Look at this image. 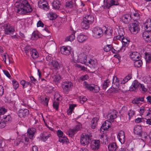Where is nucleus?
<instances>
[{
	"label": "nucleus",
	"mask_w": 151,
	"mask_h": 151,
	"mask_svg": "<svg viewBox=\"0 0 151 151\" xmlns=\"http://www.w3.org/2000/svg\"><path fill=\"white\" fill-rule=\"evenodd\" d=\"M32 58L33 59H36L39 57L38 52L35 49H33L30 54Z\"/></svg>",
	"instance_id": "nucleus-34"
},
{
	"label": "nucleus",
	"mask_w": 151,
	"mask_h": 151,
	"mask_svg": "<svg viewBox=\"0 0 151 151\" xmlns=\"http://www.w3.org/2000/svg\"><path fill=\"white\" fill-rule=\"evenodd\" d=\"M3 27L6 34L10 35L15 31L14 28L9 24H4Z\"/></svg>",
	"instance_id": "nucleus-12"
},
{
	"label": "nucleus",
	"mask_w": 151,
	"mask_h": 151,
	"mask_svg": "<svg viewBox=\"0 0 151 151\" xmlns=\"http://www.w3.org/2000/svg\"><path fill=\"white\" fill-rule=\"evenodd\" d=\"M6 126V122L3 119L0 122V127L2 128Z\"/></svg>",
	"instance_id": "nucleus-57"
},
{
	"label": "nucleus",
	"mask_w": 151,
	"mask_h": 151,
	"mask_svg": "<svg viewBox=\"0 0 151 151\" xmlns=\"http://www.w3.org/2000/svg\"><path fill=\"white\" fill-rule=\"evenodd\" d=\"M44 25V24L40 20L37 23V27H43Z\"/></svg>",
	"instance_id": "nucleus-64"
},
{
	"label": "nucleus",
	"mask_w": 151,
	"mask_h": 151,
	"mask_svg": "<svg viewBox=\"0 0 151 151\" xmlns=\"http://www.w3.org/2000/svg\"><path fill=\"white\" fill-rule=\"evenodd\" d=\"M73 86V83L69 81H67L63 82L62 83V87L64 92L68 94L70 89Z\"/></svg>",
	"instance_id": "nucleus-9"
},
{
	"label": "nucleus",
	"mask_w": 151,
	"mask_h": 151,
	"mask_svg": "<svg viewBox=\"0 0 151 151\" xmlns=\"http://www.w3.org/2000/svg\"><path fill=\"white\" fill-rule=\"evenodd\" d=\"M52 67L53 69H57L60 68L61 66V65L57 61L55 60H52L51 61Z\"/></svg>",
	"instance_id": "nucleus-27"
},
{
	"label": "nucleus",
	"mask_w": 151,
	"mask_h": 151,
	"mask_svg": "<svg viewBox=\"0 0 151 151\" xmlns=\"http://www.w3.org/2000/svg\"><path fill=\"white\" fill-rule=\"evenodd\" d=\"M75 2L74 0H68L66 2L65 6L68 8H71L73 7Z\"/></svg>",
	"instance_id": "nucleus-32"
},
{
	"label": "nucleus",
	"mask_w": 151,
	"mask_h": 151,
	"mask_svg": "<svg viewBox=\"0 0 151 151\" xmlns=\"http://www.w3.org/2000/svg\"><path fill=\"white\" fill-rule=\"evenodd\" d=\"M36 131V129L34 128L28 129L27 134H26L30 139H32L34 137V134Z\"/></svg>",
	"instance_id": "nucleus-20"
},
{
	"label": "nucleus",
	"mask_w": 151,
	"mask_h": 151,
	"mask_svg": "<svg viewBox=\"0 0 151 151\" xmlns=\"http://www.w3.org/2000/svg\"><path fill=\"white\" fill-rule=\"evenodd\" d=\"M82 58H81V56H78V59L82 61V63H84L85 64L88 65L89 67L92 68H94L96 67L97 65V61L95 59H91L89 57L87 56L84 54H83Z\"/></svg>",
	"instance_id": "nucleus-2"
},
{
	"label": "nucleus",
	"mask_w": 151,
	"mask_h": 151,
	"mask_svg": "<svg viewBox=\"0 0 151 151\" xmlns=\"http://www.w3.org/2000/svg\"><path fill=\"white\" fill-rule=\"evenodd\" d=\"M28 137L26 134H25L24 135H23L21 139L22 142L25 143L26 142H28L29 137L28 138Z\"/></svg>",
	"instance_id": "nucleus-45"
},
{
	"label": "nucleus",
	"mask_w": 151,
	"mask_h": 151,
	"mask_svg": "<svg viewBox=\"0 0 151 151\" xmlns=\"http://www.w3.org/2000/svg\"><path fill=\"white\" fill-rule=\"evenodd\" d=\"M132 78L131 75L130 74H129L127 76H126L121 81V83L120 84H124L125 83L128 81L130 80ZM119 79L116 76H114L113 78V87L115 89L119 88V89L122 91V89L121 88V85L119 84Z\"/></svg>",
	"instance_id": "nucleus-4"
},
{
	"label": "nucleus",
	"mask_w": 151,
	"mask_h": 151,
	"mask_svg": "<svg viewBox=\"0 0 151 151\" xmlns=\"http://www.w3.org/2000/svg\"><path fill=\"white\" fill-rule=\"evenodd\" d=\"M50 136V134H47L46 132H44L40 135V136L42 138L44 141H46L47 139Z\"/></svg>",
	"instance_id": "nucleus-37"
},
{
	"label": "nucleus",
	"mask_w": 151,
	"mask_h": 151,
	"mask_svg": "<svg viewBox=\"0 0 151 151\" xmlns=\"http://www.w3.org/2000/svg\"><path fill=\"white\" fill-rule=\"evenodd\" d=\"M63 132L60 130H58L57 131V134L59 138L63 136Z\"/></svg>",
	"instance_id": "nucleus-63"
},
{
	"label": "nucleus",
	"mask_w": 151,
	"mask_h": 151,
	"mask_svg": "<svg viewBox=\"0 0 151 151\" xmlns=\"http://www.w3.org/2000/svg\"><path fill=\"white\" fill-rule=\"evenodd\" d=\"M111 124V122L109 120L106 121L101 127V130L104 129V130H107L110 127Z\"/></svg>",
	"instance_id": "nucleus-22"
},
{
	"label": "nucleus",
	"mask_w": 151,
	"mask_h": 151,
	"mask_svg": "<svg viewBox=\"0 0 151 151\" xmlns=\"http://www.w3.org/2000/svg\"><path fill=\"white\" fill-rule=\"evenodd\" d=\"M92 137L85 134H83L81 135L80 142L83 146L87 145L91 141Z\"/></svg>",
	"instance_id": "nucleus-7"
},
{
	"label": "nucleus",
	"mask_w": 151,
	"mask_h": 151,
	"mask_svg": "<svg viewBox=\"0 0 151 151\" xmlns=\"http://www.w3.org/2000/svg\"><path fill=\"white\" fill-rule=\"evenodd\" d=\"M99 120L98 117L94 118L91 121V128L94 129L96 126L97 125V122Z\"/></svg>",
	"instance_id": "nucleus-35"
},
{
	"label": "nucleus",
	"mask_w": 151,
	"mask_h": 151,
	"mask_svg": "<svg viewBox=\"0 0 151 151\" xmlns=\"http://www.w3.org/2000/svg\"><path fill=\"white\" fill-rule=\"evenodd\" d=\"M17 12L19 14H23L31 12L32 9L28 1L26 0H19L15 4Z\"/></svg>",
	"instance_id": "nucleus-1"
},
{
	"label": "nucleus",
	"mask_w": 151,
	"mask_h": 151,
	"mask_svg": "<svg viewBox=\"0 0 151 151\" xmlns=\"http://www.w3.org/2000/svg\"><path fill=\"white\" fill-rule=\"evenodd\" d=\"M132 18L135 21H137L139 20L140 18V15L139 14V12L137 10H134V12H133L132 14Z\"/></svg>",
	"instance_id": "nucleus-28"
},
{
	"label": "nucleus",
	"mask_w": 151,
	"mask_h": 151,
	"mask_svg": "<svg viewBox=\"0 0 151 151\" xmlns=\"http://www.w3.org/2000/svg\"><path fill=\"white\" fill-rule=\"evenodd\" d=\"M129 56L130 58L133 61L139 60L141 58L139 54L136 52H132L130 53Z\"/></svg>",
	"instance_id": "nucleus-17"
},
{
	"label": "nucleus",
	"mask_w": 151,
	"mask_h": 151,
	"mask_svg": "<svg viewBox=\"0 0 151 151\" xmlns=\"http://www.w3.org/2000/svg\"><path fill=\"white\" fill-rule=\"evenodd\" d=\"M6 112V109L4 108H0V115L4 114Z\"/></svg>",
	"instance_id": "nucleus-59"
},
{
	"label": "nucleus",
	"mask_w": 151,
	"mask_h": 151,
	"mask_svg": "<svg viewBox=\"0 0 151 151\" xmlns=\"http://www.w3.org/2000/svg\"><path fill=\"white\" fill-rule=\"evenodd\" d=\"M145 58L147 60V61H148V62H149V61H150L151 59V54L149 53L145 52Z\"/></svg>",
	"instance_id": "nucleus-55"
},
{
	"label": "nucleus",
	"mask_w": 151,
	"mask_h": 151,
	"mask_svg": "<svg viewBox=\"0 0 151 151\" xmlns=\"http://www.w3.org/2000/svg\"><path fill=\"white\" fill-rule=\"evenodd\" d=\"M117 112L115 110H113L111 112L107 115V119L110 122H113L114 119L117 117Z\"/></svg>",
	"instance_id": "nucleus-13"
},
{
	"label": "nucleus",
	"mask_w": 151,
	"mask_h": 151,
	"mask_svg": "<svg viewBox=\"0 0 151 151\" xmlns=\"http://www.w3.org/2000/svg\"><path fill=\"white\" fill-rule=\"evenodd\" d=\"M138 89H139V90L142 92L143 93H145L147 91V89L145 87V86L144 84L140 83H139V86H138Z\"/></svg>",
	"instance_id": "nucleus-38"
},
{
	"label": "nucleus",
	"mask_w": 151,
	"mask_h": 151,
	"mask_svg": "<svg viewBox=\"0 0 151 151\" xmlns=\"http://www.w3.org/2000/svg\"><path fill=\"white\" fill-rule=\"evenodd\" d=\"M112 31L111 29H106L104 33L106 35H108L109 37H111L112 35Z\"/></svg>",
	"instance_id": "nucleus-50"
},
{
	"label": "nucleus",
	"mask_w": 151,
	"mask_h": 151,
	"mask_svg": "<svg viewBox=\"0 0 151 151\" xmlns=\"http://www.w3.org/2000/svg\"><path fill=\"white\" fill-rule=\"evenodd\" d=\"M76 32L75 31L73 32V33L71 35L65 38V41H70V42L73 41L75 38V33Z\"/></svg>",
	"instance_id": "nucleus-31"
},
{
	"label": "nucleus",
	"mask_w": 151,
	"mask_h": 151,
	"mask_svg": "<svg viewBox=\"0 0 151 151\" xmlns=\"http://www.w3.org/2000/svg\"><path fill=\"white\" fill-rule=\"evenodd\" d=\"M142 64V61L140 60V59H139V60H137L134 61V66L138 68L141 67Z\"/></svg>",
	"instance_id": "nucleus-41"
},
{
	"label": "nucleus",
	"mask_w": 151,
	"mask_h": 151,
	"mask_svg": "<svg viewBox=\"0 0 151 151\" xmlns=\"http://www.w3.org/2000/svg\"><path fill=\"white\" fill-rule=\"evenodd\" d=\"M117 138L119 141L122 144H124L125 140V135L124 131L121 130L118 133L117 135Z\"/></svg>",
	"instance_id": "nucleus-18"
},
{
	"label": "nucleus",
	"mask_w": 151,
	"mask_h": 151,
	"mask_svg": "<svg viewBox=\"0 0 151 151\" xmlns=\"http://www.w3.org/2000/svg\"><path fill=\"white\" fill-rule=\"evenodd\" d=\"M110 82L108 79H107L104 82L102 85V88L104 89H105L109 85Z\"/></svg>",
	"instance_id": "nucleus-43"
},
{
	"label": "nucleus",
	"mask_w": 151,
	"mask_h": 151,
	"mask_svg": "<svg viewBox=\"0 0 151 151\" xmlns=\"http://www.w3.org/2000/svg\"><path fill=\"white\" fill-rule=\"evenodd\" d=\"M92 36L95 38L99 39L102 37L103 35V31L100 27H96L92 30Z\"/></svg>",
	"instance_id": "nucleus-6"
},
{
	"label": "nucleus",
	"mask_w": 151,
	"mask_h": 151,
	"mask_svg": "<svg viewBox=\"0 0 151 151\" xmlns=\"http://www.w3.org/2000/svg\"><path fill=\"white\" fill-rule=\"evenodd\" d=\"M111 45H107L104 47V49L105 51L108 52L111 50Z\"/></svg>",
	"instance_id": "nucleus-53"
},
{
	"label": "nucleus",
	"mask_w": 151,
	"mask_h": 151,
	"mask_svg": "<svg viewBox=\"0 0 151 151\" xmlns=\"http://www.w3.org/2000/svg\"><path fill=\"white\" fill-rule=\"evenodd\" d=\"M59 104V103L58 101H55L53 102V107L54 108L57 110H58Z\"/></svg>",
	"instance_id": "nucleus-52"
},
{
	"label": "nucleus",
	"mask_w": 151,
	"mask_h": 151,
	"mask_svg": "<svg viewBox=\"0 0 151 151\" xmlns=\"http://www.w3.org/2000/svg\"><path fill=\"white\" fill-rule=\"evenodd\" d=\"M94 21V17L91 14L87 15L84 17L81 23V27L83 29H88L90 25L92 24Z\"/></svg>",
	"instance_id": "nucleus-3"
},
{
	"label": "nucleus",
	"mask_w": 151,
	"mask_h": 151,
	"mask_svg": "<svg viewBox=\"0 0 151 151\" xmlns=\"http://www.w3.org/2000/svg\"><path fill=\"white\" fill-rule=\"evenodd\" d=\"M29 114V110L27 109H20L18 112V114L20 117H25Z\"/></svg>",
	"instance_id": "nucleus-19"
},
{
	"label": "nucleus",
	"mask_w": 151,
	"mask_h": 151,
	"mask_svg": "<svg viewBox=\"0 0 151 151\" xmlns=\"http://www.w3.org/2000/svg\"><path fill=\"white\" fill-rule=\"evenodd\" d=\"M88 78V76L87 75H85L80 77L79 79V81H83L86 80Z\"/></svg>",
	"instance_id": "nucleus-56"
},
{
	"label": "nucleus",
	"mask_w": 151,
	"mask_h": 151,
	"mask_svg": "<svg viewBox=\"0 0 151 151\" xmlns=\"http://www.w3.org/2000/svg\"><path fill=\"white\" fill-rule=\"evenodd\" d=\"M148 111V109H145V107L142 106L139 109V113L142 115L144 114H146L148 112L147 111Z\"/></svg>",
	"instance_id": "nucleus-42"
},
{
	"label": "nucleus",
	"mask_w": 151,
	"mask_h": 151,
	"mask_svg": "<svg viewBox=\"0 0 151 151\" xmlns=\"http://www.w3.org/2000/svg\"><path fill=\"white\" fill-rule=\"evenodd\" d=\"M32 36L35 39L40 37V35L39 32L37 31H34L32 34Z\"/></svg>",
	"instance_id": "nucleus-47"
},
{
	"label": "nucleus",
	"mask_w": 151,
	"mask_h": 151,
	"mask_svg": "<svg viewBox=\"0 0 151 151\" xmlns=\"http://www.w3.org/2000/svg\"><path fill=\"white\" fill-rule=\"evenodd\" d=\"M60 96V95L58 93H56L54 95V99L57 101H59L60 100L59 98Z\"/></svg>",
	"instance_id": "nucleus-60"
},
{
	"label": "nucleus",
	"mask_w": 151,
	"mask_h": 151,
	"mask_svg": "<svg viewBox=\"0 0 151 151\" xmlns=\"http://www.w3.org/2000/svg\"><path fill=\"white\" fill-rule=\"evenodd\" d=\"M71 51V48L69 46H62L60 49L61 53L65 55H69Z\"/></svg>",
	"instance_id": "nucleus-15"
},
{
	"label": "nucleus",
	"mask_w": 151,
	"mask_h": 151,
	"mask_svg": "<svg viewBox=\"0 0 151 151\" xmlns=\"http://www.w3.org/2000/svg\"><path fill=\"white\" fill-rule=\"evenodd\" d=\"M100 146V141L99 140H94L90 145L91 149L93 150H98Z\"/></svg>",
	"instance_id": "nucleus-16"
},
{
	"label": "nucleus",
	"mask_w": 151,
	"mask_h": 151,
	"mask_svg": "<svg viewBox=\"0 0 151 151\" xmlns=\"http://www.w3.org/2000/svg\"><path fill=\"white\" fill-rule=\"evenodd\" d=\"M61 79V77L58 73H57L54 76V80L55 81L59 82Z\"/></svg>",
	"instance_id": "nucleus-48"
},
{
	"label": "nucleus",
	"mask_w": 151,
	"mask_h": 151,
	"mask_svg": "<svg viewBox=\"0 0 151 151\" xmlns=\"http://www.w3.org/2000/svg\"><path fill=\"white\" fill-rule=\"evenodd\" d=\"M122 41L123 43V44H128L129 42V40L126 38H125L124 37H123L122 38Z\"/></svg>",
	"instance_id": "nucleus-58"
},
{
	"label": "nucleus",
	"mask_w": 151,
	"mask_h": 151,
	"mask_svg": "<svg viewBox=\"0 0 151 151\" xmlns=\"http://www.w3.org/2000/svg\"><path fill=\"white\" fill-rule=\"evenodd\" d=\"M109 151H115L118 147L115 142L110 143L108 146Z\"/></svg>",
	"instance_id": "nucleus-24"
},
{
	"label": "nucleus",
	"mask_w": 151,
	"mask_h": 151,
	"mask_svg": "<svg viewBox=\"0 0 151 151\" xmlns=\"http://www.w3.org/2000/svg\"><path fill=\"white\" fill-rule=\"evenodd\" d=\"M120 20L124 23L128 24L132 19V17L130 14L126 13L123 14L120 18Z\"/></svg>",
	"instance_id": "nucleus-11"
},
{
	"label": "nucleus",
	"mask_w": 151,
	"mask_h": 151,
	"mask_svg": "<svg viewBox=\"0 0 151 151\" xmlns=\"http://www.w3.org/2000/svg\"><path fill=\"white\" fill-rule=\"evenodd\" d=\"M49 99L47 97H45V98H42L41 99V101L42 104H44L45 105L47 106L48 105Z\"/></svg>",
	"instance_id": "nucleus-44"
},
{
	"label": "nucleus",
	"mask_w": 151,
	"mask_h": 151,
	"mask_svg": "<svg viewBox=\"0 0 151 151\" xmlns=\"http://www.w3.org/2000/svg\"><path fill=\"white\" fill-rule=\"evenodd\" d=\"M147 32H144L142 34V37L144 40L147 42H151V35L147 34Z\"/></svg>",
	"instance_id": "nucleus-30"
},
{
	"label": "nucleus",
	"mask_w": 151,
	"mask_h": 151,
	"mask_svg": "<svg viewBox=\"0 0 151 151\" xmlns=\"http://www.w3.org/2000/svg\"><path fill=\"white\" fill-rule=\"evenodd\" d=\"M145 24L147 32H150L151 31V19H149L147 20Z\"/></svg>",
	"instance_id": "nucleus-29"
},
{
	"label": "nucleus",
	"mask_w": 151,
	"mask_h": 151,
	"mask_svg": "<svg viewBox=\"0 0 151 151\" xmlns=\"http://www.w3.org/2000/svg\"><path fill=\"white\" fill-rule=\"evenodd\" d=\"M139 83L137 80H134L132 83L130 87L129 91H131L137 92L138 90V88Z\"/></svg>",
	"instance_id": "nucleus-14"
},
{
	"label": "nucleus",
	"mask_w": 151,
	"mask_h": 151,
	"mask_svg": "<svg viewBox=\"0 0 151 151\" xmlns=\"http://www.w3.org/2000/svg\"><path fill=\"white\" fill-rule=\"evenodd\" d=\"M104 5L103 6L104 9H109L111 6L119 5L118 0H104Z\"/></svg>",
	"instance_id": "nucleus-8"
},
{
	"label": "nucleus",
	"mask_w": 151,
	"mask_h": 151,
	"mask_svg": "<svg viewBox=\"0 0 151 151\" xmlns=\"http://www.w3.org/2000/svg\"><path fill=\"white\" fill-rule=\"evenodd\" d=\"M4 93V87L0 85V96H1L3 95Z\"/></svg>",
	"instance_id": "nucleus-61"
},
{
	"label": "nucleus",
	"mask_w": 151,
	"mask_h": 151,
	"mask_svg": "<svg viewBox=\"0 0 151 151\" xmlns=\"http://www.w3.org/2000/svg\"><path fill=\"white\" fill-rule=\"evenodd\" d=\"M61 6L60 2L58 0L54 1L52 2L53 7L55 9H59Z\"/></svg>",
	"instance_id": "nucleus-33"
},
{
	"label": "nucleus",
	"mask_w": 151,
	"mask_h": 151,
	"mask_svg": "<svg viewBox=\"0 0 151 151\" xmlns=\"http://www.w3.org/2000/svg\"><path fill=\"white\" fill-rule=\"evenodd\" d=\"M48 17L50 20H53L56 19L57 16L56 13L51 12L48 14Z\"/></svg>",
	"instance_id": "nucleus-40"
},
{
	"label": "nucleus",
	"mask_w": 151,
	"mask_h": 151,
	"mask_svg": "<svg viewBox=\"0 0 151 151\" xmlns=\"http://www.w3.org/2000/svg\"><path fill=\"white\" fill-rule=\"evenodd\" d=\"M129 28L130 32L133 34H136L139 30V24L136 23L130 24Z\"/></svg>",
	"instance_id": "nucleus-10"
},
{
	"label": "nucleus",
	"mask_w": 151,
	"mask_h": 151,
	"mask_svg": "<svg viewBox=\"0 0 151 151\" xmlns=\"http://www.w3.org/2000/svg\"><path fill=\"white\" fill-rule=\"evenodd\" d=\"M84 88L93 93H97L100 90L99 87L97 85L88 83L86 81H84L83 83Z\"/></svg>",
	"instance_id": "nucleus-5"
},
{
	"label": "nucleus",
	"mask_w": 151,
	"mask_h": 151,
	"mask_svg": "<svg viewBox=\"0 0 151 151\" xmlns=\"http://www.w3.org/2000/svg\"><path fill=\"white\" fill-rule=\"evenodd\" d=\"M142 128L139 125L135 126L134 129V134L139 135L140 136H142Z\"/></svg>",
	"instance_id": "nucleus-23"
},
{
	"label": "nucleus",
	"mask_w": 151,
	"mask_h": 151,
	"mask_svg": "<svg viewBox=\"0 0 151 151\" xmlns=\"http://www.w3.org/2000/svg\"><path fill=\"white\" fill-rule=\"evenodd\" d=\"M143 118H137L135 119V122L136 123H138L141 122L143 121Z\"/></svg>",
	"instance_id": "nucleus-62"
},
{
	"label": "nucleus",
	"mask_w": 151,
	"mask_h": 151,
	"mask_svg": "<svg viewBox=\"0 0 151 151\" xmlns=\"http://www.w3.org/2000/svg\"><path fill=\"white\" fill-rule=\"evenodd\" d=\"M44 0H40L38 2V6L40 8L46 10L48 9V4L46 3H44Z\"/></svg>",
	"instance_id": "nucleus-21"
},
{
	"label": "nucleus",
	"mask_w": 151,
	"mask_h": 151,
	"mask_svg": "<svg viewBox=\"0 0 151 151\" xmlns=\"http://www.w3.org/2000/svg\"><path fill=\"white\" fill-rule=\"evenodd\" d=\"M33 49L29 45H27L23 48V50L24 52L26 54L29 56V54H30Z\"/></svg>",
	"instance_id": "nucleus-26"
},
{
	"label": "nucleus",
	"mask_w": 151,
	"mask_h": 151,
	"mask_svg": "<svg viewBox=\"0 0 151 151\" xmlns=\"http://www.w3.org/2000/svg\"><path fill=\"white\" fill-rule=\"evenodd\" d=\"M76 132V131L73 129H70L68 131V134L69 136L72 137Z\"/></svg>",
	"instance_id": "nucleus-54"
},
{
	"label": "nucleus",
	"mask_w": 151,
	"mask_h": 151,
	"mask_svg": "<svg viewBox=\"0 0 151 151\" xmlns=\"http://www.w3.org/2000/svg\"><path fill=\"white\" fill-rule=\"evenodd\" d=\"M88 38V37L86 35L83 34H80L77 37L78 41L80 43L85 42Z\"/></svg>",
	"instance_id": "nucleus-25"
},
{
	"label": "nucleus",
	"mask_w": 151,
	"mask_h": 151,
	"mask_svg": "<svg viewBox=\"0 0 151 151\" xmlns=\"http://www.w3.org/2000/svg\"><path fill=\"white\" fill-rule=\"evenodd\" d=\"M106 135L103 134L101 136L100 139L101 140V143L106 145L108 143V139Z\"/></svg>",
	"instance_id": "nucleus-36"
},
{
	"label": "nucleus",
	"mask_w": 151,
	"mask_h": 151,
	"mask_svg": "<svg viewBox=\"0 0 151 151\" xmlns=\"http://www.w3.org/2000/svg\"><path fill=\"white\" fill-rule=\"evenodd\" d=\"M3 119L6 122L11 121L12 118L9 115H4L3 116Z\"/></svg>",
	"instance_id": "nucleus-46"
},
{
	"label": "nucleus",
	"mask_w": 151,
	"mask_h": 151,
	"mask_svg": "<svg viewBox=\"0 0 151 151\" xmlns=\"http://www.w3.org/2000/svg\"><path fill=\"white\" fill-rule=\"evenodd\" d=\"M12 82L14 88L15 90L17 89L19 86V84L15 80H13Z\"/></svg>",
	"instance_id": "nucleus-49"
},
{
	"label": "nucleus",
	"mask_w": 151,
	"mask_h": 151,
	"mask_svg": "<svg viewBox=\"0 0 151 151\" xmlns=\"http://www.w3.org/2000/svg\"><path fill=\"white\" fill-rule=\"evenodd\" d=\"M135 114V112L133 110H129L128 113V114L129 116V119H130Z\"/></svg>",
	"instance_id": "nucleus-51"
},
{
	"label": "nucleus",
	"mask_w": 151,
	"mask_h": 151,
	"mask_svg": "<svg viewBox=\"0 0 151 151\" xmlns=\"http://www.w3.org/2000/svg\"><path fill=\"white\" fill-rule=\"evenodd\" d=\"M59 141L62 143L63 144L67 143L68 142V139L64 136L59 138Z\"/></svg>",
	"instance_id": "nucleus-39"
}]
</instances>
